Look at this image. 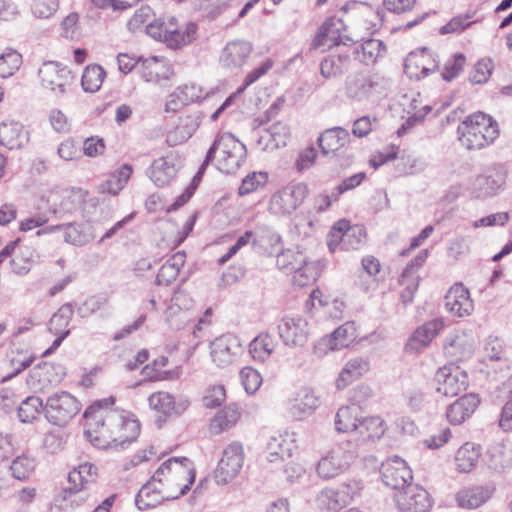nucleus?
Segmentation results:
<instances>
[{
  "instance_id": "nucleus-1",
  "label": "nucleus",
  "mask_w": 512,
  "mask_h": 512,
  "mask_svg": "<svg viewBox=\"0 0 512 512\" xmlns=\"http://www.w3.org/2000/svg\"><path fill=\"white\" fill-rule=\"evenodd\" d=\"M162 486L167 499H179L187 494L195 482L193 462L187 457H170L152 475Z\"/></svg>"
},
{
  "instance_id": "nucleus-2",
  "label": "nucleus",
  "mask_w": 512,
  "mask_h": 512,
  "mask_svg": "<svg viewBox=\"0 0 512 512\" xmlns=\"http://www.w3.org/2000/svg\"><path fill=\"white\" fill-rule=\"evenodd\" d=\"M459 141L468 150H480L499 137L498 123L488 114L475 112L458 127Z\"/></svg>"
},
{
  "instance_id": "nucleus-3",
  "label": "nucleus",
  "mask_w": 512,
  "mask_h": 512,
  "mask_svg": "<svg viewBox=\"0 0 512 512\" xmlns=\"http://www.w3.org/2000/svg\"><path fill=\"white\" fill-rule=\"evenodd\" d=\"M246 146L234 135L223 133L216 137L206 154V164L217 156V168L226 174L236 172L246 157Z\"/></svg>"
},
{
  "instance_id": "nucleus-4",
  "label": "nucleus",
  "mask_w": 512,
  "mask_h": 512,
  "mask_svg": "<svg viewBox=\"0 0 512 512\" xmlns=\"http://www.w3.org/2000/svg\"><path fill=\"white\" fill-rule=\"evenodd\" d=\"M197 29V25L193 22L187 23L183 29L179 28L175 17H169L167 20L160 18L146 26L149 36L164 42L173 49H178L194 41Z\"/></svg>"
},
{
  "instance_id": "nucleus-5",
  "label": "nucleus",
  "mask_w": 512,
  "mask_h": 512,
  "mask_svg": "<svg viewBox=\"0 0 512 512\" xmlns=\"http://www.w3.org/2000/svg\"><path fill=\"white\" fill-rule=\"evenodd\" d=\"M388 86V79L376 72H357L349 74L345 80L347 99L364 103L382 93Z\"/></svg>"
},
{
  "instance_id": "nucleus-6",
  "label": "nucleus",
  "mask_w": 512,
  "mask_h": 512,
  "mask_svg": "<svg viewBox=\"0 0 512 512\" xmlns=\"http://www.w3.org/2000/svg\"><path fill=\"white\" fill-rule=\"evenodd\" d=\"M106 425L122 426L119 431L102 430L101 437L104 443L111 444L110 448H118L126 443L134 441L140 432V424L128 411H106Z\"/></svg>"
},
{
  "instance_id": "nucleus-7",
  "label": "nucleus",
  "mask_w": 512,
  "mask_h": 512,
  "mask_svg": "<svg viewBox=\"0 0 512 512\" xmlns=\"http://www.w3.org/2000/svg\"><path fill=\"white\" fill-rule=\"evenodd\" d=\"M357 449V443L351 440L336 444L318 461L319 477L331 479L345 472L356 458Z\"/></svg>"
},
{
  "instance_id": "nucleus-8",
  "label": "nucleus",
  "mask_w": 512,
  "mask_h": 512,
  "mask_svg": "<svg viewBox=\"0 0 512 512\" xmlns=\"http://www.w3.org/2000/svg\"><path fill=\"white\" fill-rule=\"evenodd\" d=\"M309 192L303 182L290 183L271 196L268 210L278 217L290 216L304 203Z\"/></svg>"
},
{
  "instance_id": "nucleus-9",
  "label": "nucleus",
  "mask_w": 512,
  "mask_h": 512,
  "mask_svg": "<svg viewBox=\"0 0 512 512\" xmlns=\"http://www.w3.org/2000/svg\"><path fill=\"white\" fill-rule=\"evenodd\" d=\"M366 237L362 226H351L345 219L337 221L331 228L327 245L331 252L337 250H356L361 247Z\"/></svg>"
},
{
  "instance_id": "nucleus-10",
  "label": "nucleus",
  "mask_w": 512,
  "mask_h": 512,
  "mask_svg": "<svg viewBox=\"0 0 512 512\" xmlns=\"http://www.w3.org/2000/svg\"><path fill=\"white\" fill-rule=\"evenodd\" d=\"M80 410L79 402L70 393L57 392L46 401L44 408L47 420L55 425H65Z\"/></svg>"
},
{
  "instance_id": "nucleus-11",
  "label": "nucleus",
  "mask_w": 512,
  "mask_h": 512,
  "mask_svg": "<svg viewBox=\"0 0 512 512\" xmlns=\"http://www.w3.org/2000/svg\"><path fill=\"white\" fill-rule=\"evenodd\" d=\"M98 475L97 467L89 462H85L80 464L79 466L73 468L68 473V483L69 487L65 489V499L69 498L72 504L81 505L84 503L88 494H81L87 489L89 484H92L96 481Z\"/></svg>"
},
{
  "instance_id": "nucleus-12",
  "label": "nucleus",
  "mask_w": 512,
  "mask_h": 512,
  "mask_svg": "<svg viewBox=\"0 0 512 512\" xmlns=\"http://www.w3.org/2000/svg\"><path fill=\"white\" fill-rule=\"evenodd\" d=\"M245 453L241 442L233 441L223 451V455L215 471L217 484H227L241 471Z\"/></svg>"
},
{
  "instance_id": "nucleus-13",
  "label": "nucleus",
  "mask_w": 512,
  "mask_h": 512,
  "mask_svg": "<svg viewBox=\"0 0 512 512\" xmlns=\"http://www.w3.org/2000/svg\"><path fill=\"white\" fill-rule=\"evenodd\" d=\"M62 232L64 242L73 246H84L96 237L94 227L91 223L71 222L58 225H49L36 232L37 236Z\"/></svg>"
},
{
  "instance_id": "nucleus-14",
  "label": "nucleus",
  "mask_w": 512,
  "mask_h": 512,
  "mask_svg": "<svg viewBox=\"0 0 512 512\" xmlns=\"http://www.w3.org/2000/svg\"><path fill=\"white\" fill-rule=\"evenodd\" d=\"M39 77L42 87L56 96L67 93L73 83L71 71L67 67L52 61L45 62L40 67Z\"/></svg>"
},
{
  "instance_id": "nucleus-15",
  "label": "nucleus",
  "mask_w": 512,
  "mask_h": 512,
  "mask_svg": "<svg viewBox=\"0 0 512 512\" xmlns=\"http://www.w3.org/2000/svg\"><path fill=\"white\" fill-rule=\"evenodd\" d=\"M243 353L240 339L233 334H223L210 343L212 361L218 367H227L236 362Z\"/></svg>"
},
{
  "instance_id": "nucleus-16",
  "label": "nucleus",
  "mask_w": 512,
  "mask_h": 512,
  "mask_svg": "<svg viewBox=\"0 0 512 512\" xmlns=\"http://www.w3.org/2000/svg\"><path fill=\"white\" fill-rule=\"evenodd\" d=\"M436 391L446 397L457 396L466 390L468 375L458 366H443L435 374Z\"/></svg>"
},
{
  "instance_id": "nucleus-17",
  "label": "nucleus",
  "mask_w": 512,
  "mask_h": 512,
  "mask_svg": "<svg viewBox=\"0 0 512 512\" xmlns=\"http://www.w3.org/2000/svg\"><path fill=\"white\" fill-rule=\"evenodd\" d=\"M383 483L392 489L402 491L411 485L412 471L406 461L398 456H393L384 461L380 469Z\"/></svg>"
},
{
  "instance_id": "nucleus-18",
  "label": "nucleus",
  "mask_w": 512,
  "mask_h": 512,
  "mask_svg": "<svg viewBox=\"0 0 512 512\" xmlns=\"http://www.w3.org/2000/svg\"><path fill=\"white\" fill-rule=\"evenodd\" d=\"M318 395L311 388L303 387L286 402L288 416L295 421H302L309 418L319 407Z\"/></svg>"
},
{
  "instance_id": "nucleus-19",
  "label": "nucleus",
  "mask_w": 512,
  "mask_h": 512,
  "mask_svg": "<svg viewBox=\"0 0 512 512\" xmlns=\"http://www.w3.org/2000/svg\"><path fill=\"white\" fill-rule=\"evenodd\" d=\"M439 67V60L427 48L410 52L404 61V72L410 79L420 80Z\"/></svg>"
},
{
  "instance_id": "nucleus-20",
  "label": "nucleus",
  "mask_w": 512,
  "mask_h": 512,
  "mask_svg": "<svg viewBox=\"0 0 512 512\" xmlns=\"http://www.w3.org/2000/svg\"><path fill=\"white\" fill-rule=\"evenodd\" d=\"M65 374L61 364L42 362L30 370L27 383L35 390H45L59 384Z\"/></svg>"
},
{
  "instance_id": "nucleus-21",
  "label": "nucleus",
  "mask_w": 512,
  "mask_h": 512,
  "mask_svg": "<svg viewBox=\"0 0 512 512\" xmlns=\"http://www.w3.org/2000/svg\"><path fill=\"white\" fill-rule=\"evenodd\" d=\"M394 499L401 512H428L432 506L429 493L413 484L396 493Z\"/></svg>"
},
{
  "instance_id": "nucleus-22",
  "label": "nucleus",
  "mask_w": 512,
  "mask_h": 512,
  "mask_svg": "<svg viewBox=\"0 0 512 512\" xmlns=\"http://www.w3.org/2000/svg\"><path fill=\"white\" fill-rule=\"evenodd\" d=\"M443 349L452 362L469 359L475 351V338L471 332L454 331L447 335Z\"/></svg>"
},
{
  "instance_id": "nucleus-23",
  "label": "nucleus",
  "mask_w": 512,
  "mask_h": 512,
  "mask_svg": "<svg viewBox=\"0 0 512 512\" xmlns=\"http://www.w3.org/2000/svg\"><path fill=\"white\" fill-rule=\"evenodd\" d=\"M505 176L498 168L487 170L471 182L469 191L474 198L486 199L493 197L503 187Z\"/></svg>"
},
{
  "instance_id": "nucleus-24",
  "label": "nucleus",
  "mask_w": 512,
  "mask_h": 512,
  "mask_svg": "<svg viewBox=\"0 0 512 512\" xmlns=\"http://www.w3.org/2000/svg\"><path fill=\"white\" fill-rule=\"evenodd\" d=\"M149 407L167 417L179 416L190 406V401L185 396L174 397L166 391H157L148 397Z\"/></svg>"
},
{
  "instance_id": "nucleus-25",
  "label": "nucleus",
  "mask_w": 512,
  "mask_h": 512,
  "mask_svg": "<svg viewBox=\"0 0 512 512\" xmlns=\"http://www.w3.org/2000/svg\"><path fill=\"white\" fill-rule=\"evenodd\" d=\"M279 337L287 346H303L308 340V322L303 317H283L278 324Z\"/></svg>"
},
{
  "instance_id": "nucleus-26",
  "label": "nucleus",
  "mask_w": 512,
  "mask_h": 512,
  "mask_svg": "<svg viewBox=\"0 0 512 512\" xmlns=\"http://www.w3.org/2000/svg\"><path fill=\"white\" fill-rule=\"evenodd\" d=\"M181 161L176 153H168L155 159L148 169V176L156 186H165L176 176Z\"/></svg>"
},
{
  "instance_id": "nucleus-27",
  "label": "nucleus",
  "mask_w": 512,
  "mask_h": 512,
  "mask_svg": "<svg viewBox=\"0 0 512 512\" xmlns=\"http://www.w3.org/2000/svg\"><path fill=\"white\" fill-rule=\"evenodd\" d=\"M444 321L441 318H435L425 322L412 333L409 337L405 349L409 353H420L430 345L432 340L443 330Z\"/></svg>"
},
{
  "instance_id": "nucleus-28",
  "label": "nucleus",
  "mask_w": 512,
  "mask_h": 512,
  "mask_svg": "<svg viewBox=\"0 0 512 512\" xmlns=\"http://www.w3.org/2000/svg\"><path fill=\"white\" fill-rule=\"evenodd\" d=\"M106 411L96 410L93 406L86 409L84 417L87 420V429L85 435L88 440L98 448H110L111 444L104 443L101 437L102 430H115L119 431L121 426L106 425Z\"/></svg>"
},
{
  "instance_id": "nucleus-29",
  "label": "nucleus",
  "mask_w": 512,
  "mask_h": 512,
  "mask_svg": "<svg viewBox=\"0 0 512 512\" xmlns=\"http://www.w3.org/2000/svg\"><path fill=\"white\" fill-rule=\"evenodd\" d=\"M444 306L450 314L459 318L471 315L474 310L469 290L462 283H456L448 290Z\"/></svg>"
},
{
  "instance_id": "nucleus-30",
  "label": "nucleus",
  "mask_w": 512,
  "mask_h": 512,
  "mask_svg": "<svg viewBox=\"0 0 512 512\" xmlns=\"http://www.w3.org/2000/svg\"><path fill=\"white\" fill-rule=\"evenodd\" d=\"M173 74L172 65L164 57L150 56L141 60L140 75L145 82L160 83L169 80Z\"/></svg>"
},
{
  "instance_id": "nucleus-31",
  "label": "nucleus",
  "mask_w": 512,
  "mask_h": 512,
  "mask_svg": "<svg viewBox=\"0 0 512 512\" xmlns=\"http://www.w3.org/2000/svg\"><path fill=\"white\" fill-rule=\"evenodd\" d=\"M344 24L340 19L329 18L319 28L318 33L313 40V48L332 45H348L352 39L341 34Z\"/></svg>"
},
{
  "instance_id": "nucleus-32",
  "label": "nucleus",
  "mask_w": 512,
  "mask_h": 512,
  "mask_svg": "<svg viewBox=\"0 0 512 512\" xmlns=\"http://www.w3.org/2000/svg\"><path fill=\"white\" fill-rule=\"evenodd\" d=\"M253 51L250 42L236 40L226 44L220 55V63L227 69L241 68Z\"/></svg>"
},
{
  "instance_id": "nucleus-33",
  "label": "nucleus",
  "mask_w": 512,
  "mask_h": 512,
  "mask_svg": "<svg viewBox=\"0 0 512 512\" xmlns=\"http://www.w3.org/2000/svg\"><path fill=\"white\" fill-rule=\"evenodd\" d=\"M29 142V133L18 121L7 119L0 123V145L9 150L20 149Z\"/></svg>"
},
{
  "instance_id": "nucleus-34",
  "label": "nucleus",
  "mask_w": 512,
  "mask_h": 512,
  "mask_svg": "<svg viewBox=\"0 0 512 512\" xmlns=\"http://www.w3.org/2000/svg\"><path fill=\"white\" fill-rule=\"evenodd\" d=\"M370 370V359L364 356L350 358L341 369L335 384L338 390L348 387Z\"/></svg>"
},
{
  "instance_id": "nucleus-35",
  "label": "nucleus",
  "mask_w": 512,
  "mask_h": 512,
  "mask_svg": "<svg viewBox=\"0 0 512 512\" xmlns=\"http://www.w3.org/2000/svg\"><path fill=\"white\" fill-rule=\"evenodd\" d=\"M479 404L480 398L477 394H466L448 407L447 419L451 424H461L475 412Z\"/></svg>"
},
{
  "instance_id": "nucleus-36",
  "label": "nucleus",
  "mask_w": 512,
  "mask_h": 512,
  "mask_svg": "<svg viewBox=\"0 0 512 512\" xmlns=\"http://www.w3.org/2000/svg\"><path fill=\"white\" fill-rule=\"evenodd\" d=\"M494 492L493 485L472 486L460 490L456 495V500L462 508L475 509L491 499Z\"/></svg>"
},
{
  "instance_id": "nucleus-37",
  "label": "nucleus",
  "mask_w": 512,
  "mask_h": 512,
  "mask_svg": "<svg viewBox=\"0 0 512 512\" xmlns=\"http://www.w3.org/2000/svg\"><path fill=\"white\" fill-rule=\"evenodd\" d=\"M168 500L162 486L151 477L136 495L135 504L139 510H148Z\"/></svg>"
},
{
  "instance_id": "nucleus-38",
  "label": "nucleus",
  "mask_w": 512,
  "mask_h": 512,
  "mask_svg": "<svg viewBox=\"0 0 512 512\" xmlns=\"http://www.w3.org/2000/svg\"><path fill=\"white\" fill-rule=\"evenodd\" d=\"M350 134L342 127H333L325 130L318 138V144L324 155L335 153L348 145Z\"/></svg>"
},
{
  "instance_id": "nucleus-39",
  "label": "nucleus",
  "mask_w": 512,
  "mask_h": 512,
  "mask_svg": "<svg viewBox=\"0 0 512 512\" xmlns=\"http://www.w3.org/2000/svg\"><path fill=\"white\" fill-rule=\"evenodd\" d=\"M348 487L340 489L325 488L316 497V503L320 509L338 511L351 501Z\"/></svg>"
},
{
  "instance_id": "nucleus-40",
  "label": "nucleus",
  "mask_w": 512,
  "mask_h": 512,
  "mask_svg": "<svg viewBox=\"0 0 512 512\" xmlns=\"http://www.w3.org/2000/svg\"><path fill=\"white\" fill-rule=\"evenodd\" d=\"M200 123L198 115H187L180 118L178 125L167 134L168 145L176 146L187 141L196 132Z\"/></svg>"
},
{
  "instance_id": "nucleus-41",
  "label": "nucleus",
  "mask_w": 512,
  "mask_h": 512,
  "mask_svg": "<svg viewBox=\"0 0 512 512\" xmlns=\"http://www.w3.org/2000/svg\"><path fill=\"white\" fill-rule=\"evenodd\" d=\"M278 342L269 333H261L249 344V353L254 361L265 362L274 353Z\"/></svg>"
},
{
  "instance_id": "nucleus-42",
  "label": "nucleus",
  "mask_w": 512,
  "mask_h": 512,
  "mask_svg": "<svg viewBox=\"0 0 512 512\" xmlns=\"http://www.w3.org/2000/svg\"><path fill=\"white\" fill-rule=\"evenodd\" d=\"M186 261V254L184 251H178L174 253L166 262L161 266L157 276V285H169L174 281L180 272V269L184 266Z\"/></svg>"
},
{
  "instance_id": "nucleus-43",
  "label": "nucleus",
  "mask_w": 512,
  "mask_h": 512,
  "mask_svg": "<svg viewBox=\"0 0 512 512\" xmlns=\"http://www.w3.org/2000/svg\"><path fill=\"white\" fill-rule=\"evenodd\" d=\"M296 434L294 432H284L272 436L268 442V450L272 456H278L281 459L289 458L296 450Z\"/></svg>"
},
{
  "instance_id": "nucleus-44",
  "label": "nucleus",
  "mask_w": 512,
  "mask_h": 512,
  "mask_svg": "<svg viewBox=\"0 0 512 512\" xmlns=\"http://www.w3.org/2000/svg\"><path fill=\"white\" fill-rule=\"evenodd\" d=\"M498 398L506 400L499 418V427L505 431H512V374L498 387Z\"/></svg>"
},
{
  "instance_id": "nucleus-45",
  "label": "nucleus",
  "mask_w": 512,
  "mask_h": 512,
  "mask_svg": "<svg viewBox=\"0 0 512 512\" xmlns=\"http://www.w3.org/2000/svg\"><path fill=\"white\" fill-rule=\"evenodd\" d=\"M240 418V411L237 404H230L220 410L211 420L210 429L215 434H220L232 428Z\"/></svg>"
},
{
  "instance_id": "nucleus-46",
  "label": "nucleus",
  "mask_w": 512,
  "mask_h": 512,
  "mask_svg": "<svg viewBox=\"0 0 512 512\" xmlns=\"http://www.w3.org/2000/svg\"><path fill=\"white\" fill-rule=\"evenodd\" d=\"M480 454V446L471 442L463 444L455 456L457 470L462 473L470 472L476 466Z\"/></svg>"
},
{
  "instance_id": "nucleus-47",
  "label": "nucleus",
  "mask_w": 512,
  "mask_h": 512,
  "mask_svg": "<svg viewBox=\"0 0 512 512\" xmlns=\"http://www.w3.org/2000/svg\"><path fill=\"white\" fill-rule=\"evenodd\" d=\"M350 63L349 55H329L321 61L320 73L324 78L339 77L349 69Z\"/></svg>"
},
{
  "instance_id": "nucleus-48",
  "label": "nucleus",
  "mask_w": 512,
  "mask_h": 512,
  "mask_svg": "<svg viewBox=\"0 0 512 512\" xmlns=\"http://www.w3.org/2000/svg\"><path fill=\"white\" fill-rule=\"evenodd\" d=\"M359 407L355 404L340 407L335 415V427L339 432H356Z\"/></svg>"
},
{
  "instance_id": "nucleus-49",
  "label": "nucleus",
  "mask_w": 512,
  "mask_h": 512,
  "mask_svg": "<svg viewBox=\"0 0 512 512\" xmlns=\"http://www.w3.org/2000/svg\"><path fill=\"white\" fill-rule=\"evenodd\" d=\"M385 431V421L379 416H370L359 420L356 430V432L362 437V440L379 439Z\"/></svg>"
},
{
  "instance_id": "nucleus-50",
  "label": "nucleus",
  "mask_w": 512,
  "mask_h": 512,
  "mask_svg": "<svg viewBox=\"0 0 512 512\" xmlns=\"http://www.w3.org/2000/svg\"><path fill=\"white\" fill-rule=\"evenodd\" d=\"M106 77V72L102 66L98 64H90L86 66L81 78V85L85 92H97Z\"/></svg>"
},
{
  "instance_id": "nucleus-51",
  "label": "nucleus",
  "mask_w": 512,
  "mask_h": 512,
  "mask_svg": "<svg viewBox=\"0 0 512 512\" xmlns=\"http://www.w3.org/2000/svg\"><path fill=\"white\" fill-rule=\"evenodd\" d=\"M384 48L382 41L371 38L356 47L355 55L360 62L369 65L376 62Z\"/></svg>"
},
{
  "instance_id": "nucleus-52",
  "label": "nucleus",
  "mask_w": 512,
  "mask_h": 512,
  "mask_svg": "<svg viewBox=\"0 0 512 512\" xmlns=\"http://www.w3.org/2000/svg\"><path fill=\"white\" fill-rule=\"evenodd\" d=\"M490 465L499 472L512 466V450L503 443H498L490 449Z\"/></svg>"
},
{
  "instance_id": "nucleus-53",
  "label": "nucleus",
  "mask_w": 512,
  "mask_h": 512,
  "mask_svg": "<svg viewBox=\"0 0 512 512\" xmlns=\"http://www.w3.org/2000/svg\"><path fill=\"white\" fill-rule=\"evenodd\" d=\"M293 273L294 283L300 287L315 282L320 274L318 265L315 262L307 261L306 257L305 263L298 265Z\"/></svg>"
},
{
  "instance_id": "nucleus-54",
  "label": "nucleus",
  "mask_w": 512,
  "mask_h": 512,
  "mask_svg": "<svg viewBox=\"0 0 512 512\" xmlns=\"http://www.w3.org/2000/svg\"><path fill=\"white\" fill-rule=\"evenodd\" d=\"M45 406L41 398L37 396H29L24 399L18 408V417L21 422L30 423L37 418L41 410Z\"/></svg>"
},
{
  "instance_id": "nucleus-55",
  "label": "nucleus",
  "mask_w": 512,
  "mask_h": 512,
  "mask_svg": "<svg viewBox=\"0 0 512 512\" xmlns=\"http://www.w3.org/2000/svg\"><path fill=\"white\" fill-rule=\"evenodd\" d=\"M73 316V307L70 303L62 305L50 320L49 330L53 334L70 331L68 325Z\"/></svg>"
},
{
  "instance_id": "nucleus-56",
  "label": "nucleus",
  "mask_w": 512,
  "mask_h": 512,
  "mask_svg": "<svg viewBox=\"0 0 512 512\" xmlns=\"http://www.w3.org/2000/svg\"><path fill=\"white\" fill-rule=\"evenodd\" d=\"M22 56L16 50L6 49L0 55V77L12 76L21 66Z\"/></svg>"
},
{
  "instance_id": "nucleus-57",
  "label": "nucleus",
  "mask_w": 512,
  "mask_h": 512,
  "mask_svg": "<svg viewBox=\"0 0 512 512\" xmlns=\"http://www.w3.org/2000/svg\"><path fill=\"white\" fill-rule=\"evenodd\" d=\"M108 302L109 297L106 294L92 295L77 307L76 312L79 317L87 318L104 309Z\"/></svg>"
},
{
  "instance_id": "nucleus-58",
  "label": "nucleus",
  "mask_w": 512,
  "mask_h": 512,
  "mask_svg": "<svg viewBox=\"0 0 512 512\" xmlns=\"http://www.w3.org/2000/svg\"><path fill=\"white\" fill-rule=\"evenodd\" d=\"M265 235H262L260 237H253L254 234L252 231H246L243 235H241L235 244H237L240 248L246 246L248 243L253 240V244L256 243L262 244L265 240V238L268 239L270 245L272 247H275V251L279 250L281 248V236L276 233L275 231H272L270 229H266L263 231Z\"/></svg>"
},
{
  "instance_id": "nucleus-59",
  "label": "nucleus",
  "mask_w": 512,
  "mask_h": 512,
  "mask_svg": "<svg viewBox=\"0 0 512 512\" xmlns=\"http://www.w3.org/2000/svg\"><path fill=\"white\" fill-rule=\"evenodd\" d=\"M165 320L173 329H184L190 322V313L180 307L178 308L174 305L173 300L170 299L165 311Z\"/></svg>"
},
{
  "instance_id": "nucleus-60",
  "label": "nucleus",
  "mask_w": 512,
  "mask_h": 512,
  "mask_svg": "<svg viewBox=\"0 0 512 512\" xmlns=\"http://www.w3.org/2000/svg\"><path fill=\"white\" fill-rule=\"evenodd\" d=\"M485 356L491 362H500L501 366L508 368V361L504 358L503 342L496 336H488L484 343Z\"/></svg>"
},
{
  "instance_id": "nucleus-61",
  "label": "nucleus",
  "mask_w": 512,
  "mask_h": 512,
  "mask_svg": "<svg viewBox=\"0 0 512 512\" xmlns=\"http://www.w3.org/2000/svg\"><path fill=\"white\" fill-rule=\"evenodd\" d=\"M35 467H36V461L34 458L27 456V455H21L13 460V462L10 466V469H11L12 475L16 479L25 480L32 474Z\"/></svg>"
},
{
  "instance_id": "nucleus-62",
  "label": "nucleus",
  "mask_w": 512,
  "mask_h": 512,
  "mask_svg": "<svg viewBox=\"0 0 512 512\" xmlns=\"http://www.w3.org/2000/svg\"><path fill=\"white\" fill-rule=\"evenodd\" d=\"M305 263V255L300 251L287 250L277 255V267L286 273H292L295 268Z\"/></svg>"
},
{
  "instance_id": "nucleus-63",
  "label": "nucleus",
  "mask_w": 512,
  "mask_h": 512,
  "mask_svg": "<svg viewBox=\"0 0 512 512\" xmlns=\"http://www.w3.org/2000/svg\"><path fill=\"white\" fill-rule=\"evenodd\" d=\"M494 69V64L491 58H482L475 65L470 74L469 80L472 84L486 83Z\"/></svg>"
},
{
  "instance_id": "nucleus-64",
  "label": "nucleus",
  "mask_w": 512,
  "mask_h": 512,
  "mask_svg": "<svg viewBox=\"0 0 512 512\" xmlns=\"http://www.w3.org/2000/svg\"><path fill=\"white\" fill-rule=\"evenodd\" d=\"M330 335L340 349L347 347L357 337L355 323L346 322L335 329Z\"/></svg>"
}]
</instances>
